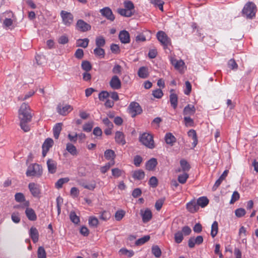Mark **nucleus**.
I'll use <instances>...</instances> for the list:
<instances>
[{
  "mask_svg": "<svg viewBox=\"0 0 258 258\" xmlns=\"http://www.w3.org/2000/svg\"><path fill=\"white\" fill-rule=\"evenodd\" d=\"M256 11L255 5L252 2H249L245 5L242 11V14L246 18L251 19L255 17Z\"/></svg>",
  "mask_w": 258,
  "mask_h": 258,
  "instance_id": "nucleus-1",
  "label": "nucleus"
},
{
  "mask_svg": "<svg viewBox=\"0 0 258 258\" xmlns=\"http://www.w3.org/2000/svg\"><path fill=\"white\" fill-rule=\"evenodd\" d=\"M32 117L29 106L27 104L23 103L21 105L19 110V118L20 120L30 121Z\"/></svg>",
  "mask_w": 258,
  "mask_h": 258,
  "instance_id": "nucleus-2",
  "label": "nucleus"
},
{
  "mask_svg": "<svg viewBox=\"0 0 258 258\" xmlns=\"http://www.w3.org/2000/svg\"><path fill=\"white\" fill-rule=\"evenodd\" d=\"M42 174V167L36 163L30 164L26 171V174L27 177H40Z\"/></svg>",
  "mask_w": 258,
  "mask_h": 258,
  "instance_id": "nucleus-3",
  "label": "nucleus"
},
{
  "mask_svg": "<svg viewBox=\"0 0 258 258\" xmlns=\"http://www.w3.org/2000/svg\"><path fill=\"white\" fill-rule=\"evenodd\" d=\"M139 140L143 145L149 149H152L155 147L153 137L149 133L142 134L139 138Z\"/></svg>",
  "mask_w": 258,
  "mask_h": 258,
  "instance_id": "nucleus-4",
  "label": "nucleus"
},
{
  "mask_svg": "<svg viewBox=\"0 0 258 258\" xmlns=\"http://www.w3.org/2000/svg\"><path fill=\"white\" fill-rule=\"evenodd\" d=\"M156 36L157 39L163 46L164 49L167 48V46L171 44V39L164 32L162 31L158 32Z\"/></svg>",
  "mask_w": 258,
  "mask_h": 258,
  "instance_id": "nucleus-5",
  "label": "nucleus"
},
{
  "mask_svg": "<svg viewBox=\"0 0 258 258\" xmlns=\"http://www.w3.org/2000/svg\"><path fill=\"white\" fill-rule=\"evenodd\" d=\"M128 110L132 117H135L142 112V109L139 104L136 102H132L130 103L128 107Z\"/></svg>",
  "mask_w": 258,
  "mask_h": 258,
  "instance_id": "nucleus-6",
  "label": "nucleus"
},
{
  "mask_svg": "<svg viewBox=\"0 0 258 258\" xmlns=\"http://www.w3.org/2000/svg\"><path fill=\"white\" fill-rule=\"evenodd\" d=\"M60 15L62 20L63 24L66 26H70L74 21V16L70 12L61 11Z\"/></svg>",
  "mask_w": 258,
  "mask_h": 258,
  "instance_id": "nucleus-7",
  "label": "nucleus"
},
{
  "mask_svg": "<svg viewBox=\"0 0 258 258\" xmlns=\"http://www.w3.org/2000/svg\"><path fill=\"white\" fill-rule=\"evenodd\" d=\"M169 60L176 70L179 72L183 71L185 63L182 59L177 60L176 59L175 55H171L169 56Z\"/></svg>",
  "mask_w": 258,
  "mask_h": 258,
  "instance_id": "nucleus-8",
  "label": "nucleus"
},
{
  "mask_svg": "<svg viewBox=\"0 0 258 258\" xmlns=\"http://www.w3.org/2000/svg\"><path fill=\"white\" fill-rule=\"evenodd\" d=\"M28 188L33 197L39 198L40 194V186L34 182H31L28 184Z\"/></svg>",
  "mask_w": 258,
  "mask_h": 258,
  "instance_id": "nucleus-9",
  "label": "nucleus"
},
{
  "mask_svg": "<svg viewBox=\"0 0 258 258\" xmlns=\"http://www.w3.org/2000/svg\"><path fill=\"white\" fill-rule=\"evenodd\" d=\"M76 28L81 32H86L91 29V26L90 24L80 19L77 22Z\"/></svg>",
  "mask_w": 258,
  "mask_h": 258,
  "instance_id": "nucleus-10",
  "label": "nucleus"
},
{
  "mask_svg": "<svg viewBox=\"0 0 258 258\" xmlns=\"http://www.w3.org/2000/svg\"><path fill=\"white\" fill-rule=\"evenodd\" d=\"M100 13L107 20L113 21L115 19V17L113 14L111 10L109 7H105L101 9L100 10Z\"/></svg>",
  "mask_w": 258,
  "mask_h": 258,
  "instance_id": "nucleus-11",
  "label": "nucleus"
},
{
  "mask_svg": "<svg viewBox=\"0 0 258 258\" xmlns=\"http://www.w3.org/2000/svg\"><path fill=\"white\" fill-rule=\"evenodd\" d=\"M109 85L112 89L118 90L121 87V82L119 78L115 75L111 78L109 82Z\"/></svg>",
  "mask_w": 258,
  "mask_h": 258,
  "instance_id": "nucleus-12",
  "label": "nucleus"
},
{
  "mask_svg": "<svg viewBox=\"0 0 258 258\" xmlns=\"http://www.w3.org/2000/svg\"><path fill=\"white\" fill-rule=\"evenodd\" d=\"M46 164L48 172L51 174L55 173L57 169L56 162L51 159H49L47 160Z\"/></svg>",
  "mask_w": 258,
  "mask_h": 258,
  "instance_id": "nucleus-13",
  "label": "nucleus"
},
{
  "mask_svg": "<svg viewBox=\"0 0 258 258\" xmlns=\"http://www.w3.org/2000/svg\"><path fill=\"white\" fill-rule=\"evenodd\" d=\"M141 215L144 223L149 222L152 217V212L148 209H147L145 210H141Z\"/></svg>",
  "mask_w": 258,
  "mask_h": 258,
  "instance_id": "nucleus-14",
  "label": "nucleus"
},
{
  "mask_svg": "<svg viewBox=\"0 0 258 258\" xmlns=\"http://www.w3.org/2000/svg\"><path fill=\"white\" fill-rule=\"evenodd\" d=\"M119 38L121 43H128L130 41V34L127 31L122 30L119 33Z\"/></svg>",
  "mask_w": 258,
  "mask_h": 258,
  "instance_id": "nucleus-15",
  "label": "nucleus"
},
{
  "mask_svg": "<svg viewBox=\"0 0 258 258\" xmlns=\"http://www.w3.org/2000/svg\"><path fill=\"white\" fill-rule=\"evenodd\" d=\"M57 108L58 112L62 115H66L73 110V107L70 105L64 106L58 105Z\"/></svg>",
  "mask_w": 258,
  "mask_h": 258,
  "instance_id": "nucleus-16",
  "label": "nucleus"
},
{
  "mask_svg": "<svg viewBox=\"0 0 258 258\" xmlns=\"http://www.w3.org/2000/svg\"><path fill=\"white\" fill-rule=\"evenodd\" d=\"M196 112V108L193 105L188 104L186 105L183 111V114L185 116H190L194 115Z\"/></svg>",
  "mask_w": 258,
  "mask_h": 258,
  "instance_id": "nucleus-17",
  "label": "nucleus"
},
{
  "mask_svg": "<svg viewBox=\"0 0 258 258\" xmlns=\"http://www.w3.org/2000/svg\"><path fill=\"white\" fill-rule=\"evenodd\" d=\"M115 142L119 144L124 145L126 143L123 133L120 131H117L115 135Z\"/></svg>",
  "mask_w": 258,
  "mask_h": 258,
  "instance_id": "nucleus-18",
  "label": "nucleus"
},
{
  "mask_svg": "<svg viewBox=\"0 0 258 258\" xmlns=\"http://www.w3.org/2000/svg\"><path fill=\"white\" fill-rule=\"evenodd\" d=\"M29 235L34 243H36L39 239V233L37 229L32 227L29 230Z\"/></svg>",
  "mask_w": 258,
  "mask_h": 258,
  "instance_id": "nucleus-19",
  "label": "nucleus"
},
{
  "mask_svg": "<svg viewBox=\"0 0 258 258\" xmlns=\"http://www.w3.org/2000/svg\"><path fill=\"white\" fill-rule=\"evenodd\" d=\"M196 202V200H192L186 204V208L190 213H194L199 210V207Z\"/></svg>",
  "mask_w": 258,
  "mask_h": 258,
  "instance_id": "nucleus-20",
  "label": "nucleus"
},
{
  "mask_svg": "<svg viewBox=\"0 0 258 258\" xmlns=\"http://www.w3.org/2000/svg\"><path fill=\"white\" fill-rule=\"evenodd\" d=\"M25 214L30 221H35L37 219V216L34 210L31 208L26 209Z\"/></svg>",
  "mask_w": 258,
  "mask_h": 258,
  "instance_id": "nucleus-21",
  "label": "nucleus"
},
{
  "mask_svg": "<svg viewBox=\"0 0 258 258\" xmlns=\"http://www.w3.org/2000/svg\"><path fill=\"white\" fill-rule=\"evenodd\" d=\"M157 165L156 159L152 158L148 160L146 163V168L148 170H153Z\"/></svg>",
  "mask_w": 258,
  "mask_h": 258,
  "instance_id": "nucleus-22",
  "label": "nucleus"
},
{
  "mask_svg": "<svg viewBox=\"0 0 258 258\" xmlns=\"http://www.w3.org/2000/svg\"><path fill=\"white\" fill-rule=\"evenodd\" d=\"M164 139L166 144L170 146H173L176 141L175 137L170 133H166Z\"/></svg>",
  "mask_w": 258,
  "mask_h": 258,
  "instance_id": "nucleus-23",
  "label": "nucleus"
},
{
  "mask_svg": "<svg viewBox=\"0 0 258 258\" xmlns=\"http://www.w3.org/2000/svg\"><path fill=\"white\" fill-rule=\"evenodd\" d=\"M62 123H57L53 128V136L55 139H58L62 128Z\"/></svg>",
  "mask_w": 258,
  "mask_h": 258,
  "instance_id": "nucleus-24",
  "label": "nucleus"
},
{
  "mask_svg": "<svg viewBox=\"0 0 258 258\" xmlns=\"http://www.w3.org/2000/svg\"><path fill=\"white\" fill-rule=\"evenodd\" d=\"M145 172L141 169L135 170L133 173V177L136 180H142L145 177Z\"/></svg>",
  "mask_w": 258,
  "mask_h": 258,
  "instance_id": "nucleus-25",
  "label": "nucleus"
},
{
  "mask_svg": "<svg viewBox=\"0 0 258 258\" xmlns=\"http://www.w3.org/2000/svg\"><path fill=\"white\" fill-rule=\"evenodd\" d=\"M138 75L142 79L147 78L149 76L148 70L145 67H142L139 69Z\"/></svg>",
  "mask_w": 258,
  "mask_h": 258,
  "instance_id": "nucleus-26",
  "label": "nucleus"
},
{
  "mask_svg": "<svg viewBox=\"0 0 258 258\" xmlns=\"http://www.w3.org/2000/svg\"><path fill=\"white\" fill-rule=\"evenodd\" d=\"M209 200L206 197H201L198 199L196 203L199 207L204 208L206 207L209 203Z\"/></svg>",
  "mask_w": 258,
  "mask_h": 258,
  "instance_id": "nucleus-27",
  "label": "nucleus"
},
{
  "mask_svg": "<svg viewBox=\"0 0 258 258\" xmlns=\"http://www.w3.org/2000/svg\"><path fill=\"white\" fill-rule=\"evenodd\" d=\"M187 134L188 137L191 138L193 140L192 145L194 148L198 144V138L196 131H195L194 130H190L188 131Z\"/></svg>",
  "mask_w": 258,
  "mask_h": 258,
  "instance_id": "nucleus-28",
  "label": "nucleus"
},
{
  "mask_svg": "<svg viewBox=\"0 0 258 258\" xmlns=\"http://www.w3.org/2000/svg\"><path fill=\"white\" fill-rule=\"evenodd\" d=\"M169 97H170V102L171 106L174 109H176L177 108V103H178L177 95L175 93H171Z\"/></svg>",
  "mask_w": 258,
  "mask_h": 258,
  "instance_id": "nucleus-29",
  "label": "nucleus"
},
{
  "mask_svg": "<svg viewBox=\"0 0 258 258\" xmlns=\"http://www.w3.org/2000/svg\"><path fill=\"white\" fill-rule=\"evenodd\" d=\"M117 12L120 15L126 17H130L134 14L133 12L126 9H118Z\"/></svg>",
  "mask_w": 258,
  "mask_h": 258,
  "instance_id": "nucleus-30",
  "label": "nucleus"
},
{
  "mask_svg": "<svg viewBox=\"0 0 258 258\" xmlns=\"http://www.w3.org/2000/svg\"><path fill=\"white\" fill-rule=\"evenodd\" d=\"M104 157L107 160H114L115 157V152L111 149L106 150L104 152Z\"/></svg>",
  "mask_w": 258,
  "mask_h": 258,
  "instance_id": "nucleus-31",
  "label": "nucleus"
},
{
  "mask_svg": "<svg viewBox=\"0 0 258 258\" xmlns=\"http://www.w3.org/2000/svg\"><path fill=\"white\" fill-rule=\"evenodd\" d=\"M53 145V140L51 138H47L45 140L44 142L43 143L42 148V149H45L46 150H49Z\"/></svg>",
  "mask_w": 258,
  "mask_h": 258,
  "instance_id": "nucleus-32",
  "label": "nucleus"
},
{
  "mask_svg": "<svg viewBox=\"0 0 258 258\" xmlns=\"http://www.w3.org/2000/svg\"><path fill=\"white\" fill-rule=\"evenodd\" d=\"M66 150L72 155L74 156L77 154V151L76 147L71 143H68L67 144Z\"/></svg>",
  "mask_w": 258,
  "mask_h": 258,
  "instance_id": "nucleus-33",
  "label": "nucleus"
},
{
  "mask_svg": "<svg viewBox=\"0 0 258 258\" xmlns=\"http://www.w3.org/2000/svg\"><path fill=\"white\" fill-rule=\"evenodd\" d=\"M89 42V40L88 38L79 39L77 40V46L86 48L88 45Z\"/></svg>",
  "mask_w": 258,
  "mask_h": 258,
  "instance_id": "nucleus-34",
  "label": "nucleus"
},
{
  "mask_svg": "<svg viewBox=\"0 0 258 258\" xmlns=\"http://www.w3.org/2000/svg\"><path fill=\"white\" fill-rule=\"evenodd\" d=\"M218 232V224L217 221H215L212 225L211 229V235L214 237Z\"/></svg>",
  "mask_w": 258,
  "mask_h": 258,
  "instance_id": "nucleus-35",
  "label": "nucleus"
},
{
  "mask_svg": "<svg viewBox=\"0 0 258 258\" xmlns=\"http://www.w3.org/2000/svg\"><path fill=\"white\" fill-rule=\"evenodd\" d=\"M94 53L96 56L103 58L105 55V51L101 47H97L94 49Z\"/></svg>",
  "mask_w": 258,
  "mask_h": 258,
  "instance_id": "nucleus-36",
  "label": "nucleus"
},
{
  "mask_svg": "<svg viewBox=\"0 0 258 258\" xmlns=\"http://www.w3.org/2000/svg\"><path fill=\"white\" fill-rule=\"evenodd\" d=\"M150 236L149 235H145L136 240L135 244L137 246L141 245L148 241L150 240Z\"/></svg>",
  "mask_w": 258,
  "mask_h": 258,
  "instance_id": "nucleus-37",
  "label": "nucleus"
},
{
  "mask_svg": "<svg viewBox=\"0 0 258 258\" xmlns=\"http://www.w3.org/2000/svg\"><path fill=\"white\" fill-rule=\"evenodd\" d=\"M95 44L97 47H103L105 44V40L102 36L97 37L95 40Z\"/></svg>",
  "mask_w": 258,
  "mask_h": 258,
  "instance_id": "nucleus-38",
  "label": "nucleus"
},
{
  "mask_svg": "<svg viewBox=\"0 0 258 258\" xmlns=\"http://www.w3.org/2000/svg\"><path fill=\"white\" fill-rule=\"evenodd\" d=\"M152 253L156 257H159L161 255V250L158 245H153L152 247Z\"/></svg>",
  "mask_w": 258,
  "mask_h": 258,
  "instance_id": "nucleus-39",
  "label": "nucleus"
},
{
  "mask_svg": "<svg viewBox=\"0 0 258 258\" xmlns=\"http://www.w3.org/2000/svg\"><path fill=\"white\" fill-rule=\"evenodd\" d=\"M70 218L72 222L75 224H78L80 222L79 217L74 211H71L70 214Z\"/></svg>",
  "mask_w": 258,
  "mask_h": 258,
  "instance_id": "nucleus-40",
  "label": "nucleus"
},
{
  "mask_svg": "<svg viewBox=\"0 0 258 258\" xmlns=\"http://www.w3.org/2000/svg\"><path fill=\"white\" fill-rule=\"evenodd\" d=\"M69 181V179L68 178H60L55 183V187L57 188H60L62 187V185L64 183H67Z\"/></svg>",
  "mask_w": 258,
  "mask_h": 258,
  "instance_id": "nucleus-41",
  "label": "nucleus"
},
{
  "mask_svg": "<svg viewBox=\"0 0 258 258\" xmlns=\"http://www.w3.org/2000/svg\"><path fill=\"white\" fill-rule=\"evenodd\" d=\"M82 69L86 72H88L92 69V66L90 62L87 60L83 61L81 64Z\"/></svg>",
  "mask_w": 258,
  "mask_h": 258,
  "instance_id": "nucleus-42",
  "label": "nucleus"
},
{
  "mask_svg": "<svg viewBox=\"0 0 258 258\" xmlns=\"http://www.w3.org/2000/svg\"><path fill=\"white\" fill-rule=\"evenodd\" d=\"M180 164L183 171L186 172L189 170L190 166L186 160L183 159L181 160L180 161Z\"/></svg>",
  "mask_w": 258,
  "mask_h": 258,
  "instance_id": "nucleus-43",
  "label": "nucleus"
},
{
  "mask_svg": "<svg viewBox=\"0 0 258 258\" xmlns=\"http://www.w3.org/2000/svg\"><path fill=\"white\" fill-rule=\"evenodd\" d=\"M150 2L155 7H158L161 11H163L164 2L162 1H161V0H150Z\"/></svg>",
  "mask_w": 258,
  "mask_h": 258,
  "instance_id": "nucleus-44",
  "label": "nucleus"
},
{
  "mask_svg": "<svg viewBox=\"0 0 258 258\" xmlns=\"http://www.w3.org/2000/svg\"><path fill=\"white\" fill-rule=\"evenodd\" d=\"M188 178V174L187 173H184L180 174L178 176V181L181 184H184L186 182L187 178Z\"/></svg>",
  "mask_w": 258,
  "mask_h": 258,
  "instance_id": "nucleus-45",
  "label": "nucleus"
},
{
  "mask_svg": "<svg viewBox=\"0 0 258 258\" xmlns=\"http://www.w3.org/2000/svg\"><path fill=\"white\" fill-rule=\"evenodd\" d=\"M183 239V234L181 231H178L174 234L175 241L177 243H180L181 242Z\"/></svg>",
  "mask_w": 258,
  "mask_h": 258,
  "instance_id": "nucleus-46",
  "label": "nucleus"
},
{
  "mask_svg": "<svg viewBox=\"0 0 258 258\" xmlns=\"http://www.w3.org/2000/svg\"><path fill=\"white\" fill-rule=\"evenodd\" d=\"M183 119L184 124L186 127H191L194 125V120L189 116H184Z\"/></svg>",
  "mask_w": 258,
  "mask_h": 258,
  "instance_id": "nucleus-47",
  "label": "nucleus"
},
{
  "mask_svg": "<svg viewBox=\"0 0 258 258\" xmlns=\"http://www.w3.org/2000/svg\"><path fill=\"white\" fill-rule=\"evenodd\" d=\"M112 175L115 177L117 178L122 175L123 171L118 168H113L111 170Z\"/></svg>",
  "mask_w": 258,
  "mask_h": 258,
  "instance_id": "nucleus-48",
  "label": "nucleus"
},
{
  "mask_svg": "<svg viewBox=\"0 0 258 258\" xmlns=\"http://www.w3.org/2000/svg\"><path fill=\"white\" fill-rule=\"evenodd\" d=\"M124 6L125 9L126 10H128V11H131L133 12V10H134V5L132 2L130 1H126L124 2Z\"/></svg>",
  "mask_w": 258,
  "mask_h": 258,
  "instance_id": "nucleus-49",
  "label": "nucleus"
},
{
  "mask_svg": "<svg viewBox=\"0 0 258 258\" xmlns=\"http://www.w3.org/2000/svg\"><path fill=\"white\" fill-rule=\"evenodd\" d=\"M30 121H25V120H20V126L25 132H27L30 130V127L27 124Z\"/></svg>",
  "mask_w": 258,
  "mask_h": 258,
  "instance_id": "nucleus-50",
  "label": "nucleus"
},
{
  "mask_svg": "<svg viewBox=\"0 0 258 258\" xmlns=\"http://www.w3.org/2000/svg\"><path fill=\"white\" fill-rule=\"evenodd\" d=\"M125 215V212L123 210H118L115 214V218L117 221L121 220Z\"/></svg>",
  "mask_w": 258,
  "mask_h": 258,
  "instance_id": "nucleus-51",
  "label": "nucleus"
},
{
  "mask_svg": "<svg viewBox=\"0 0 258 258\" xmlns=\"http://www.w3.org/2000/svg\"><path fill=\"white\" fill-rule=\"evenodd\" d=\"M152 95L154 97L159 99L163 96V93L160 89H157L153 91Z\"/></svg>",
  "mask_w": 258,
  "mask_h": 258,
  "instance_id": "nucleus-52",
  "label": "nucleus"
},
{
  "mask_svg": "<svg viewBox=\"0 0 258 258\" xmlns=\"http://www.w3.org/2000/svg\"><path fill=\"white\" fill-rule=\"evenodd\" d=\"M38 258H46V252L44 248L40 246L38 249Z\"/></svg>",
  "mask_w": 258,
  "mask_h": 258,
  "instance_id": "nucleus-53",
  "label": "nucleus"
},
{
  "mask_svg": "<svg viewBox=\"0 0 258 258\" xmlns=\"http://www.w3.org/2000/svg\"><path fill=\"white\" fill-rule=\"evenodd\" d=\"M11 218L15 223H19L20 221V214L18 212L12 213Z\"/></svg>",
  "mask_w": 258,
  "mask_h": 258,
  "instance_id": "nucleus-54",
  "label": "nucleus"
},
{
  "mask_svg": "<svg viewBox=\"0 0 258 258\" xmlns=\"http://www.w3.org/2000/svg\"><path fill=\"white\" fill-rule=\"evenodd\" d=\"M15 199L17 202H22L25 201V198L21 192L16 193L15 195Z\"/></svg>",
  "mask_w": 258,
  "mask_h": 258,
  "instance_id": "nucleus-55",
  "label": "nucleus"
},
{
  "mask_svg": "<svg viewBox=\"0 0 258 258\" xmlns=\"http://www.w3.org/2000/svg\"><path fill=\"white\" fill-rule=\"evenodd\" d=\"M149 184L152 187H156L158 185V179L155 176H152L149 181Z\"/></svg>",
  "mask_w": 258,
  "mask_h": 258,
  "instance_id": "nucleus-56",
  "label": "nucleus"
},
{
  "mask_svg": "<svg viewBox=\"0 0 258 258\" xmlns=\"http://www.w3.org/2000/svg\"><path fill=\"white\" fill-rule=\"evenodd\" d=\"M239 198H240V196H239V194H238V192L237 191H234L232 195V197H231V199L230 200V203L231 204L234 203L236 201L238 200L239 199Z\"/></svg>",
  "mask_w": 258,
  "mask_h": 258,
  "instance_id": "nucleus-57",
  "label": "nucleus"
},
{
  "mask_svg": "<svg viewBox=\"0 0 258 258\" xmlns=\"http://www.w3.org/2000/svg\"><path fill=\"white\" fill-rule=\"evenodd\" d=\"M89 224L90 226L96 227L98 224V220L94 217H90L89 219Z\"/></svg>",
  "mask_w": 258,
  "mask_h": 258,
  "instance_id": "nucleus-58",
  "label": "nucleus"
},
{
  "mask_svg": "<svg viewBox=\"0 0 258 258\" xmlns=\"http://www.w3.org/2000/svg\"><path fill=\"white\" fill-rule=\"evenodd\" d=\"M245 210L243 208H239L235 210V214L237 217H241L245 215Z\"/></svg>",
  "mask_w": 258,
  "mask_h": 258,
  "instance_id": "nucleus-59",
  "label": "nucleus"
},
{
  "mask_svg": "<svg viewBox=\"0 0 258 258\" xmlns=\"http://www.w3.org/2000/svg\"><path fill=\"white\" fill-rule=\"evenodd\" d=\"M109 93L107 91H103L101 92L98 95V98L100 100H103L104 99H106L109 97Z\"/></svg>",
  "mask_w": 258,
  "mask_h": 258,
  "instance_id": "nucleus-60",
  "label": "nucleus"
},
{
  "mask_svg": "<svg viewBox=\"0 0 258 258\" xmlns=\"http://www.w3.org/2000/svg\"><path fill=\"white\" fill-rule=\"evenodd\" d=\"M142 162V158L140 156L137 155L135 157L134 163L136 167H139Z\"/></svg>",
  "mask_w": 258,
  "mask_h": 258,
  "instance_id": "nucleus-61",
  "label": "nucleus"
},
{
  "mask_svg": "<svg viewBox=\"0 0 258 258\" xmlns=\"http://www.w3.org/2000/svg\"><path fill=\"white\" fill-rule=\"evenodd\" d=\"M110 217L109 213L106 211H103L100 216V218L104 221H106Z\"/></svg>",
  "mask_w": 258,
  "mask_h": 258,
  "instance_id": "nucleus-62",
  "label": "nucleus"
},
{
  "mask_svg": "<svg viewBox=\"0 0 258 258\" xmlns=\"http://www.w3.org/2000/svg\"><path fill=\"white\" fill-rule=\"evenodd\" d=\"M75 56L78 59H81L84 56V51L81 48L77 49L75 52Z\"/></svg>",
  "mask_w": 258,
  "mask_h": 258,
  "instance_id": "nucleus-63",
  "label": "nucleus"
},
{
  "mask_svg": "<svg viewBox=\"0 0 258 258\" xmlns=\"http://www.w3.org/2000/svg\"><path fill=\"white\" fill-rule=\"evenodd\" d=\"M102 121L103 123L109 128H112L113 126V123L111 122L107 117L103 119Z\"/></svg>",
  "mask_w": 258,
  "mask_h": 258,
  "instance_id": "nucleus-64",
  "label": "nucleus"
}]
</instances>
